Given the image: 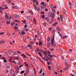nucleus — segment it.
<instances>
[{"label": "nucleus", "instance_id": "e433bc0d", "mask_svg": "<svg viewBox=\"0 0 76 76\" xmlns=\"http://www.w3.org/2000/svg\"><path fill=\"white\" fill-rule=\"evenodd\" d=\"M60 16L61 19H62V18H63V16L61 15H60Z\"/></svg>", "mask_w": 76, "mask_h": 76}, {"label": "nucleus", "instance_id": "f3484780", "mask_svg": "<svg viewBox=\"0 0 76 76\" xmlns=\"http://www.w3.org/2000/svg\"><path fill=\"white\" fill-rule=\"evenodd\" d=\"M10 21H7V25H9V24H10Z\"/></svg>", "mask_w": 76, "mask_h": 76}, {"label": "nucleus", "instance_id": "c9c22d12", "mask_svg": "<svg viewBox=\"0 0 76 76\" xmlns=\"http://www.w3.org/2000/svg\"><path fill=\"white\" fill-rule=\"evenodd\" d=\"M34 9H35V10H38V7H35L34 8Z\"/></svg>", "mask_w": 76, "mask_h": 76}, {"label": "nucleus", "instance_id": "a18cd8bd", "mask_svg": "<svg viewBox=\"0 0 76 76\" xmlns=\"http://www.w3.org/2000/svg\"><path fill=\"white\" fill-rule=\"evenodd\" d=\"M3 34H4V32H1V33H0V35H3Z\"/></svg>", "mask_w": 76, "mask_h": 76}, {"label": "nucleus", "instance_id": "338daca9", "mask_svg": "<svg viewBox=\"0 0 76 76\" xmlns=\"http://www.w3.org/2000/svg\"><path fill=\"white\" fill-rule=\"evenodd\" d=\"M45 54H46V55H47V54H48V53H47L46 52H45Z\"/></svg>", "mask_w": 76, "mask_h": 76}, {"label": "nucleus", "instance_id": "c85d7f7f", "mask_svg": "<svg viewBox=\"0 0 76 76\" xmlns=\"http://www.w3.org/2000/svg\"><path fill=\"white\" fill-rule=\"evenodd\" d=\"M61 20H62L63 21V22H64V20H65V19L64 18H61Z\"/></svg>", "mask_w": 76, "mask_h": 76}, {"label": "nucleus", "instance_id": "6e6552de", "mask_svg": "<svg viewBox=\"0 0 76 76\" xmlns=\"http://www.w3.org/2000/svg\"><path fill=\"white\" fill-rule=\"evenodd\" d=\"M4 40L0 41V44H3V43H4Z\"/></svg>", "mask_w": 76, "mask_h": 76}, {"label": "nucleus", "instance_id": "603ef678", "mask_svg": "<svg viewBox=\"0 0 76 76\" xmlns=\"http://www.w3.org/2000/svg\"><path fill=\"white\" fill-rule=\"evenodd\" d=\"M17 64H18V65H20V64H21V63H20V62H19V63H18Z\"/></svg>", "mask_w": 76, "mask_h": 76}, {"label": "nucleus", "instance_id": "79ce46f5", "mask_svg": "<svg viewBox=\"0 0 76 76\" xmlns=\"http://www.w3.org/2000/svg\"><path fill=\"white\" fill-rule=\"evenodd\" d=\"M39 45H42V42H39Z\"/></svg>", "mask_w": 76, "mask_h": 76}, {"label": "nucleus", "instance_id": "ea45409f", "mask_svg": "<svg viewBox=\"0 0 76 76\" xmlns=\"http://www.w3.org/2000/svg\"><path fill=\"white\" fill-rule=\"evenodd\" d=\"M44 4H45L44 2H43L42 3V5H44Z\"/></svg>", "mask_w": 76, "mask_h": 76}, {"label": "nucleus", "instance_id": "5fc2aeb1", "mask_svg": "<svg viewBox=\"0 0 76 76\" xmlns=\"http://www.w3.org/2000/svg\"><path fill=\"white\" fill-rule=\"evenodd\" d=\"M50 50H51V51H54V49L51 48L50 49Z\"/></svg>", "mask_w": 76, "mask_h": 76}, {"label": "nucleus", "instance_id": "bf43d9fd", "mask_svg": "<svg viewBox=\"0 0 76 76\" xmlns=\"http://www.w3.org/2000/svg\"><path fill=\"white\" fill-rule=\"evenodd\" d=\"M26 66H27V67H28L29 66V65L28 64H25Z\"/></svg>", "mask_w": 76, "mask_h": 76}, {"label": "nucleus", "instance_id": "7c9ffc66", "mask_svg": "<svg viewBox=\"0 0 76 76\" xmlns=\"http://www.w3.org/2000/svg\"><path fill=\"white\" fill-rule=\"evenodd\" d=\"M53 56H50V59H51V60H53Z\"/></svg>", "mask_w": 76, "mask_h": 76}, {"label": "nucleus", "instance_id": "58836bf2", "mask_svg": "<svg viewBox=\"0 0 76 76\" xmlns=\"http://www.w3.org/2000/svg\"><path fill=\"white\" fill-rule=\"evenodd\" d=\"M52 10V12H56V10L55 9H53Z\"/></svg>", "mask_w": 76, "mask_h": 76}, {"label": "nucleus", "instance_id": "f257e3e1", "mask_svg": "<svg viewBox=\"0 0 76 76\" xmlns=\"http://www.w3.org/2000/svg\"><path fill=\"white\" fill-rule=\"evenodd\" d=\"M52 38L51 39V45L55 47H56V43L54 41V35H53L52 36Z\"/></svg>", "mask_w": 76, "mask_h": 76}, {"label": "nucleus", "instance_id": "72a5a7b5", "mask_svg": "<svg viewBox=\"0 0 76 76\" xmlns=\"http://www.w3.org/2000/svg\"><path fill=\"white\" fill-rule=\"evenodd\" d=\"M63 11L64 13H66V10L64 9L63 10Z\"/></svg>", "mask_w": 76, "mask_h": 76}, {"label": "nucleus", "instance_id": "b1692460", "mask_svg": "<svg viewBox=\"0 0 76 76\" xmlns=\"http://www.w3.org/2000/svg\"><path fill=\"white\" fill-rule=\"evenodd\" d=\"M5 18H6V19H8L9 18V16H8V15H5Z\"/></svg>", "mask_w": 76, "mask_h": 76}, {"label": "nucleus", "instance_id": "7ed1b4c3", "mask_svg": "<svg viewBox=\"0 0 76 76\" xmlns=\"http://www.w3.org/2000/svg\"><path fill=\"white\" fill-rule=\"evenodd\" d=\"M9 53L10 55H11L12 56H13V54H14V53L13 52V51H9Z\"/></svg>", "mask_w": 76, "mask_h": 76}, {"label": "nucleus", "instance_id": "2f4dec72", "mask_svg": "<svg viewBox=\"0 0 76 76\" xmlns=\"http://www.w3.org/2000/svg\"><path fill=\"white\" fill-rule=\"evenodd\" d=\"M45 57H46L47 58H48V60H50V58H49L48 57V56L45 55Z\"/></svg>", "mask_w": 76, "mask_h": 76}, {"label": "nucleus", "instance_id": "1a4fd4ad", "mask_svg": "<svg viewBox=\"0 0 76 76\" xmlns=\"http://www.w3.org/2000/svg\"><path fill=\"white\" fill-rule=\"evenodd\" d=\"M28 47H29V48H32V46L31 45H28Z\"/></svg>", "mask_w": 76, "mask_h": 76}, {"label": "nucleus", "instance_id": "0e129e2a", "mask_svg": "<svg viewBox=\"0 0 76 76\" xmlns=\"http://www.w3.org/2000/svg\"><path fill=\"white\" fill-rule=\"evenodd\" d=\"M36 4H38V1H37L36 2Z\"/></svg>", "mask_w": 76, "mask_h": 76}, {"label": "nucleus", "instance_id": "412c9836", "mask_svg": "<svg viewBox=\"0 0 76 76\" xmlns=\"http://www.w3.org/2000/svg\"><path fill=\"white\" fill-rule=\"evenodd\" d=\"M52 15H53V16H51V18H54V17H55V16H54V14H52Z\"/></svg>", "mask_w": 76, "mask_h": 76}, {"label": "nucleus", "instance_id": "864d4df0", "mask_svg": "<svg viewBox=\"0 0 76 76\" xmlns=\"http://www.w3.org/2000/svg\"><path fill=\"white\" fill-rule=\"evenodd\" d=\"M44 12H41V14H44Z\"/></svg>", "mask_w": 76, "mask_h": 76}, {"label": "nucleus", "instance_id": "680f3d73", "mask_svg": "<svg viewBox=\"0 0 76 76\" xmlns=\"http://www.w3.org/2000/svg\"><path fill=\"white\" fill-rule=\"evenodd\" d=\"M23 23H26V22L25 21V20H23Z\"/></svg>", "mask_w": 76, "mask_h": 76}, {"label": "nucleus", "instance_id": "4468645a", "mask_svg": "<svg viewBox=\"0 0 76 76\" xmlns=\"http://www.w3.org/2000/svg\"><path fill=\"white\" fill-rule=\"evenodd\" d=\"M69 4L70 6H71V7H73V5L72 4L71 2H69Z\"/></svg>", "mask_w": 76, "mask_h": 76}, {"label": "nucleus", "instance_id": "774afa93", "mask_svg": "<svg viewBox=\"0 0 76 76\" xmlns=\"http://www.w3.org/2000/svg\"><path fill=\"white\" fill-rule=\"evenodd\" d=\"M39 51L41 52V51H42V50H41V49H39Z\"/></svg>", "mask_w": 76, "mask_h": 76}, {"label": "nucleus", "instance_id": "9d476101", "mask_svg": "<svg viewBox=\"0 0 76 76\" xmlns=\"http://www.w3.org/2000/svg\"><path fill=\"white\" fill-rule=\"evenodd\" d=\"M21 56H22L23 57V58H25L26 57V56L24 54H22L21 55Z\"/></svg>", "mask_w": 76, "mask_h": 76}, {"label": "nucleus", "instance_id": "6e6d98bb", "mask_svg": "<svg viewBox=\"0 0 76 76\" xmlns=\"http://www.w3.org/2000/svg\"><path fill=\"white\" fill-rule=\"evenodd\" d=\"M2 12H3L2 10H0V12L1 13V14H2V13H3Z\"/></svg>", "mask_w": 76, "mask_h": 76}, {"label": "nucleus", "instance_id": "f8f14e48", "mask_svg": "<svg viewBox=\"0 0 76 76\" xmlns=\"http://www.w3.org/2000/svg\"><path fill=\"white\" fill-rule=\"evenodd\" d=\"M21 34H22V35H25V33L23 31H22L21 32Z\"/></svg>", "mask_w": 76, "mask_h": 76}, {"label": "nucleus", "instance_id": "39448f33", "mask_svg": "<svg viewBox=\"0 0 76 76\" xmlns=\"http://www.w3.org/2000/svg\"><path fill=\"white\" fill-rule=\"evenodd\" d=\"M50 45H51L50 44V43L49 42H48L47 43V46L48 47H50Z\"/></svg>", "mask_w": 76, "mask_h": 76}, {"label": "nucleus", "instance_id": "4d7b16f0", "mask_svg": "<svg viewBox=\"0 0 76 76\" xmlns=\"http://www.w3.org/2000/svg\"><path fill=\"white\" fill-rule=\"evenodd\" d=\"M23 13H24V11H23L21 12V14H22Z\"/></svg>", "mask_w": 76, "mask_h": 76}, {"label": "nucleus", "instance_id": "cd10ccee", "mask_svg": "<svg viewBox=\"0 0 76 76\" xmlns=\"http://www.w3.org/2000/svg\"><path fill=\"white\" fill-rule=\"evenodd\" d=\"M34 43V42L32 41H31L30 43V44H32V45Z\"/></svg>", "mask_w": 76, "mask_h": 76}, {"label": "nucleus", "instance_id": "69168bd1", "mask_svg": "<svg viewBox=\"0 0 76 76\" xmlns=\"http://www.w3.org/2000/svg\"><path fill=\"white\" fill-rule=\"evenodd\" d=\"M47 64H48V65H50V62H48Z\"/></svg>", "mask_w": 76, "mask_h": 76}, {"label": "nucleus", "instance_id": "2eb2a0df", "mask_svg": "<svg viewBox=\"0 0 76 76\" xmlns=\"http://www.w3.org/2000/svg\"><path fill=\"white\" fill-rule=\"evenodd\" d=\"M15 24V22H12L11 23V25H12V26H13V25H14Z\"/></svg>", "mask_w": 76, "mask_h": 76}, {"label": "nucleus", "instance_id": "aec40b11", "mask_svg": "<svg viewBox=\"0 0 76 76\" xmlns=\"http://www.w3.org/2000/svg\"><path fill=\"white\" fill-rule=\"evenodd\" d=\"M17 29H18V26H15V27L14 29L15 30V31H16Z\"/></svg>", "mask_w": 76, "mask_h": 76}, {"label": "nucleus", "instance_id": "37998d69", "mask_svg": "<svg viewBox=\"0 0 76 76\" xmlns=\"http://www.w3.org/2000/svg\"><path fill=\"white\" fill-rule=\"evenodd\" d=\"M23 67V65H20L19 69H20V68H21V67Z\"/></svg>", "mask_w": 76, "mask_h": 76}, {"label": "nucleus", "instance_id": "8fccbe9b", "mask_svg": "<svg viewBox=\"0 0 76 76\" xmlns=\"http://www.w3.org/2000/svg\"><path fill=\"white\" fill-rule=\"evenodd\" d=\"M15 59H17V60H18L19 59V58L18 57H15Z\"/></svg>", "mask_w": 76, "mask_h": 76}, {"label": "nucleus", "instance_id": "de8ad7c7", "mask_svg": "<svg viewBox=\"0 0 76 76\" xmlns=\"http://www.w3.org/2000/svg\"><path fill=\"white\" fill-rule=\"evenodd\" d=\"M7 67L8 69H10V66L9 65H8Z\"/></svg>", "mask_w": 76, "mask_h": 76}, {"label": "nucleus", "instance_id": "052dcab7", "mask_svg": "<svg viewBox=\"0 0 76 76\" xmlns=\"http://www.w3.org/2000/svg\"><path fill=\"white\" fill-rule=\"evenodd\" d=\"M21 47H22V48H23V49H24V50H25V48H24V47H23V46H21Z\"/></svg>", "mask_w": 76, "mask_h": 76}, {"label": "nucleus", "instance_id": "423d86ee", "mask_svg": "<svg viewBox=\"0 0 76 76\" xmlns=\"http://www.w3.org/2000/svg\"><path fill=\"white\" fill-rule=\"evenodd\" d=\"M42 10V6H41V7H39L38 8V12H39V10Z\"/></svg>", "mask_w": 76, "mask_h": 76}, {"label": "nucleus", "instance_id": "49530a36", "mask_svg": "<svg viewBox=\"0 0 76 76\" xmlns=\"http://www.w3.org/2000/svg\"><path fill=\"white\" fill-rule=\"evenodd\" d=\"M26 27H27V25H25L24 26V28H26Z\"/></svg>", "mask_w": 76, "mask_h": 76}, {"label": "nucleus", "instance_id": "4be33fe9", "mask_svg": "<svg viewBox=\"0 0 76 76\" xmlns=\"http://www.w3.org/2000/svg\"><path fill=\"white\" fill-rule=\"evenodd\" d=\"M48 41H49L50 40V37H48L47 39Z\"/></svg>", "mask_w": 76, "mask_h": 76}, {"label": "nucleus", "instance_id": "e2e57ef3", "mask_svg": "<svg viewBox=\"0 0 76 76\" xmlns=\"http://www.w3.org/2000/svg\"><path fill=\"white\" fill-rule=\"evenodd\" d=\"M17 53H18V54H20V53H21L20 52H19V51H17Z\"/></svg>", "mask_w": 76, "mask_h": 76}, {"label": "nucleus", "instance_id": "3c124183", "mask_svg": "<svg viewBox=\"0 0 76 76\" xmlns=\"http://www.w3.org/2000/svg\"><path fill=\"white\" fill-rule=\"evenodd\" d=\"M8 3H11V1L10 0L9 1H8Z\"/></svg>", "mask_w": 76, "mask_h": 76}, {"label": "nucleus", "instance_id": "bb28decb", "mask_svg": "<svg viewBox=\"0 0 76 76\" xmlns=\"http://www.w3.org/2000/svg\"><path fill=\"white\" fill-rule=\"evenodd\" d=\"M46 20L47 21H48V22H49L50 21V20H49V19L48 18H46Z\"/></svg>", "mask_w": 76, "mask_h": 76}, {"label": "nucleus", "instance_id": "a211bd4d", "mask_svg": "<svg viewBox=\"0 0 76 76\" xmlns=\"http://www.w3.org/2000/svg\"><path fill=\"white\" fill-rule=\"evenodd\" d=\"M42 69H41V70L40 71V72H39V73H40V74H41V73H42Z\"/></svg>", "mask_w": 76, "mask_h": 76}, {"label": "nucleus", "instance_id": "a878e982", "mask_svg": "<svg viewBox=\"0 0 76 76\" xmlns=\"http://www.w3.org/2000/svg\"><path fill=\"white\" fill-rule=\"evenodd\" d=\"M48 66V68L49 69V70H51V67L50 66Z\"/></svg>", "mask_w": 76, "mask_h": 76}, {"label": "nucleus", "instance_id": "dca6fc26", "mask_svg": "<svg viewBox=\"0 0 76 76\" xmlns=\"http://www.w3.org/2000/svg\"><path fill=\"white\" fill-rule=\"evenodd\" d=\"M58 34H59V35L60 36V37H61V38H62V37H63V36H62V35H61V33H60L59 32H58Z\"/></svg>", "mask_w": 76, "mask_h": 76}, {"label": "nucleus", "instance_id": "ddd939ff", "mask_svg": "<svg viewBox=\"0 0 76 76\" xmlns=\"http://www.w3.org/2000/svg\"><path fill=\"white\" fill-rule=\"evenodd\" d=\"M58 23H55L53 24V26H56L57 25V24Z\"/></svg>", "mask_w": 76, "mask_h": 76}, {"label": "nucleus", "instance_id": "20e7f679", "mask_svg": "<svg viewBox=\"0 0 76 76\" xmlns=\"http://www.w3.org/2000/svg\"><path fill=\"white\" fill-rule=\"evenodd\" d=\"M0 8V10H2L3 9H5V7H6V6L4 5H3Z\"/></svg>", "mask_w": 76, "mask_h": 76}, {"label": "nucleus", "instance_id": "393cba45", "mask_svg": "<svg viewBox=\"0 0 76 76\" xmlns=\"http://www.w3.org/2000/svg\"><path fill=\"white\" fill-rule=\"evenodd\" d=\"M55 33V30L53 29L52 31V34H54Z\"/></svg>", "mask_w": 76, "mask_h": 76}, {"label": "nucleus", "instance_id": "0eeeda50", "mask_svg": "<svg viewBox=\"0 0 76 76\" xmlns=\"http://www.w3.org/2000/svg\"><path fill=\"white\" fill-rule=\"evenodd\" d=\"M14 9H18L19 8V7L16 6H15L13 7Z\"/></svg>", "mask_w": 76, "mask_h": 76}, {"label": "nucleus", "instance_id": "9b49d317", "mask_svg": "<svg viewBox=\"0 0 76 76\" xmlns=\"http://www.w3.org/2000/svg\"><path fill=\"white\" fill-rule=\"evenodd\" d=\"M30 13H31V15H34V13L31 10L30 12Z\"/></svg>", "mask_w": 76, "mask_h": 76}, {"label": "nucleus", "instance_id": "c03bdc74", "mask_svg": "<svg viewBox=\"0 0 76 76\" xmlns=\"http://www.w3.org/2000/svg\"><path fill=\"white\" fill-rule=\"evenodd\" d=\"M2 59H4V60H6V58H5V57H2Z\"/></svg>", "mask_w": 76, "mask_h": 76}, {"label": "nucleus", "instance_id": "c756f323", "mask_svg": "<svg viewBox=\"0 0 76 76\" xmlns=\"http://www.w3.org/2000/svg\"><path fill=\"white\" fill-rule=\"evenodd\" d=\"M67 60H66L65 62H66V65H67V66H68V64L67 63Z\"/></svg>", "mask_w": 76, "mask_h": 76}, {"label": "nucleus", "instance_id": "a19ab883", "mask_svg": "<svg viewBox=\"0 0 76 76\" xmlns=\"http://www.w3.org/2000/svg\"><path fill=\"white\" fill-rule=\"evenodd\" d=\"M67 37V36H64V38H66Z\"/></svg>", "mask_w": 76, "mask_h": 76}, {"label": "nucleus", "instance_id": "6ab92c4d", "mask_svg": "<svg viewBox=\"0 0 76 76\" xmlns=\"http://www.w3.org/2000/svg\"><path fill=\"white\" fill-rule=\"evenodd\" d=\"M25 73V71H22L20 72V74H22L23 73Z\"/></svg>", "mask_w": 76, "mask_h": 76}, {"label": "nucleus", "instance_id": "09e8293b", "mask_svg": "<svg viewBox=\"0 0 76 76\" xmlns=\"http://www.w3.org/2000/svg\"><path fill=\"white\" fill-rule=\"evenodd\" d=\"M38 37V36L37 35H35V38L36 39L37 37Z\"/></svg>", "mask_w": 76, "mask_h": 76}, {"label": "nucleus", "instance_id": "4c0bfd02", "mask_svg": "<svg viewBox=\"0 0 76 76\" xmlns=\"http://www.w3.org/2000/svg\"><path fill=\"white\" fill-rule=\"evenodd\" d=\"M12 63H14V64H16V62L15 61H12Z\"/></svg>", "mask_w": 76, "mask_h": 76}, {"label": "nucleus", "instance_id": "f03ea898", "mask_svg": "<svg viewBox=\"0 0 76 76\" xmlns=\"http://www.w3.org/2000/svg\"><path fill=\"white\" fill-rule=\"evenodd\" d=\"M52 13L51 12H49L48 13V17L49 18H50V17L51 16H52Z\"/></svg>", "mask_w": 76, "mask_h": 76}, {"label": "nucleus", "instance_id": "13d9d810", "mask_svg": "<svg viewBox=\"0 0 76 76\" xmlns=\"http://www.w3.org/2000/svg\"><path fill=\"white\" fill-rule=\"evenodd\" d=\"M68 69V67H66L65 69H64V70H67Z\"/></svg>", "mask_w": 76, "mask_h": 76}, {"label": "nucleus", "instance_id": "f704fd0d", "mask_svg": "<svg viewBox=\"0 0 76 76\" xmlns=\"http://www.w3.org/2000/svg\"><path fill=\"white\" fill-rule=\"evenodd\" d=\"M42 18H45V15H42Z\"/></svg>", "mask_w": 76, "mask_h": 76}, {"label": "nucleus", "instance_id": "5701e85b", "mask_svg": "<svg viewBox=\"0 0 76 76\" xmlns=\"http://www.w3.org/2000/svg\"><path fill=\"white\" fill-rule=\"evenodd\" d=\"M57 29H58L59 31H61V28L58 27Z\"/></svg>", "mask_w": 76, "mask_h": 76}, {"label": "nucleus", "instance_id": "473e14b6", "mask_svg": "<svg viewBox=\"0 0 76 76\" xmlns=\"http://www.w3.org/2000/svg\"><path fill=\"white\" fill-rule=\"evenodd\" d=\"M4 63H7V60H6V59H4Z\"/></svg>", "mask_w": 76, "mask_h": 76}]
</instances>
